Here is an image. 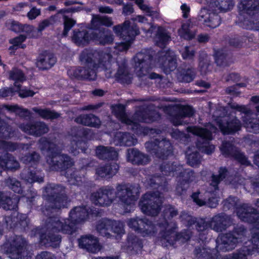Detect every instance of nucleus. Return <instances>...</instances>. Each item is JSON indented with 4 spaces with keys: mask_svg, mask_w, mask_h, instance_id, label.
Masks as SVG:
<instances>
[{
    "mask_svg": "<svg viewBox=\"0 0 259 259\" xmlns=\"http://www.w3.org/2000/svg\"><path fill=\"white\" fill-rule=\"evenodd\" d=\"M231 218L224 213L214 215L209 222L210 227L216 232H220L225 230L231 225Z\"/></svg>",
    "mask_w": 259,
    "mask_h": 259,
    "instance_id": "obj_23",
    "label": "nucleus"
},
{
    "mask_svg": "<svg viewBox=\"0 0 259 259\" xmlns=\"http://www.w3.org/2000/svg\"><path fill=\"white\" fill-rule=\"evenodd\" d=\"M147 150L159 158L165 159L172 153L171 144L168 140L162 139L159 141L147 142L145 143Z\"/></svg>",
    "mask_w": 259,
    "mask_h": 259,
    "instance_id": "obj_15",
    "label": "nucleus"
},
{
    "mask_svg": "<svg viewBox=\"0 0 259 259\" xmlns=\"http://www.w3.org/2000/svg\"><path fill=\"white\" fill-rule=\"evenodd\" d=\"M5 219L7 226H9L10 227H15L18 223L22 226H24L25 224L27 225L25 216L19 214L16 211L14 212L10 216L6 217Z\"/></svg>",
    "mask_w": 259,
    "mask_h": 259,
    "instance_id": "obj_46",
    "label": "nucleus"
},
{
    "mask_svg": "<svg viewBox=\"0 0 259 259\" xmlns=\"http://www.w3.org/2000/svg\"><path fill=\"white\" fill-rule=\"evenodd\" d=\"M62 221L57 217H50L45 222V228L47 232H58L60 231Z\"/></svg>",
    "mask_w": 259,
    "mask_h": 259,
    "instance_id": "obj_50",
    "label": "nucleus"
},
{
    "mask_svg": "<svg viewBox=\"0 0 259 259\" xmlns=\"http://www.w3.org/2000/svg\"><path fill=\"white\" fill-rule=\"evenodd\" d=\"M77 224L72 222L70 219L64 220L62 222V228L60 231L64 234H72L76 232L77 229Z\"/></svg>",
    "mask_w": 259,
    "mask_h": 259,
    "instance_id": "obj_55",
    "label": "nucleus"
},
{
    "mask_svg": "<svg viewBox=\"0 0 259 259\" xmlns=\"http://www.w3.org/2000/svg\"><path fill=\"white\" fill-rule=\"evenodd\" d=\"M0 166L4 169L16 170L20 167V164L12 154L5 152L0 155Z\"/></svg>",
    "mask_w": 259,
    "mask_h": 259,
    "instance_id": "obj_29",
    "label": "nucleus"
},
{
    "mask_svg": "<svg viewBox=\"0 0 259 259\" xmlns=\"http://www.w3.org/2000/svg\"><path fill=\"white\" fill-rule=\"evenodd\" d=\"M22 180L25 182L32 184L34 182L41 183L44 182V178L36 172L35 170L30 168L24 169L20 174Z\"/></svg>",
    "mask_w": 259,
    "mask_h": 259,
    "instance_id": "obj_40",
    "label": "nucleus"
},
{
    "mask_svg": "<svg viewBox=\"0 0 259 259\" xmlns=\"http://www.w3.org/2000/svg\"><path fill=\"white\" fill-rule=\"evenodd\" d=\"M159 235L162 245L167 247L173 245L177 238V225L175 223H168L165 221L159 224Z\"/></svg>",
    "mask_w": 259,
    "mask_h": 259,
    "instance_id": "obj_16",
    "label": "nucleus"
},
{
    "mask_svg": "<svg viewBox=\"0 0 259 259\" xmlns=\"http://www.w3.org/2000/svg\"><path fill=\"white\" fill-rule=\"evenodd\" d=\"M39 143L40 149L41 150L48 149L49 153H51L52 152L60 153L63 147V145L60 142L57 141L55 142H50L45 137L41 138L39 140Z\"/></svg>",
    "mask_w": 259,
    "mask_h": 259,
    "instance_id": "obj_38",
    "label": "nucleus"
},
{
    "mask_svg": "<svg viewBox=\"0 0 259 259\" xmlns=\"http://www.w3.org/2000/svg\"><path fill=\"white\" fill-rule=\"evenodd\" d=\"M259 12L253 15L247 14L249 18H245L242 21L243 26L246 29L259 30V16L256 15Z\"/></svg>",
    "mask_w": 259,
    "mask_h": 259,
    "instance_id": "obj_51",
    "label": "nucleus"
},
{
    "mask_svg": "<svg viewBox=\"0 0 259 259\" xmlns=\"http://www.w3.org/2000/svg\"><path fill=\"white\" fill-rule=\"evenodd\" d=\"M78 243L80 248L90 252L96 253L101 249L97 238L91 235L82 236L78 239Z\"/></svg>",
    "mask_w": 259,
    "mask_h": 259,
    "instance_id": "obj_24",
    "label": "nucleus"
},
{
    "mask_svg": "<svg viewBox=\"0 0 259 259\" xmlns=\"http://www.w3.org/2000/svg\"><path fill=\"white\" fill-rule=\"evenodd\" d=\"M126 156L128 161L134 164H146L150 161L149 157L147 155L134 148L128 149Z\"/></svg>",
    "mask_w": 259,
    "mask_h": 259,
    "instance_id": "obj_27",
    "label": "nucleus"
},
{
    "mask_svg": "<svg viewBox=\"0 0 259 259\" xmlns=\"http://www.w3.org/2000/svg\"><path fill=\"white\" fill-rule=\"evenodd\" d=\"M90 38H92L91 34L89 35L85 30H74L72 36V41L77 46H84L88 44Z\"/></svg>",
    "mask_w": 259,
    "mask_h": 259,
    "instance_id": "obj_43",
    "label": "nucleus"
},
{
    "mask_svg": "<svg viewBox=\"0 0 259 259\" xmlns=\"http://www.w3.org/2000/svg\"><path fill=\"white\" fill-rule=\"evenodd\" d=\"M139 193L138 186L118 184L116 185L115 191V199L118 198L123 205L129 206L138 199Z\"/></svg>",
    "mask_w": 259,
    "mask_h": 259,
    "instance_id": "obj_10",
    "label": "nucleus"
},
{
    "mask_svg": "<svg viewBox=\"0 0 259 259\" xmlns=\"http://www.w3.org/2000/svg\"><path fill=\"white\" fill-rule=\"evenodd\" d=\"M56 62L54 55L47 52H44L38 57L36 65L39 69L46 70L51 68Z\"/></svg>",
    "mask_w": 259,
    "mask_h": 259,
    "instance_id": "obj_26",
    "label": "nucleus"
},
{
    "mask_svg": "<svg viewBox=\"0 0 259 259\" xmlns=\"http://www.w3.org/2000/svg\"><path fill=\"white\" fill-rule=\"evenodd\" d=\"M88 215L87 209L83 207H75L69 214V219L77 225L84 221Z\"/></svg>",
    "mask_w": 259,
    "mask_h": 259,
    "instance_id": "obj_39",
    "label": "nucleus"
},
{
    "mask_svg": "<svg viewBox=\"0 0 259 259\" xmlns=\"http://www.w3.org/2000/svg\"><path fill=\"white\" fill-rule=\"evenodd\" d=\"M32 110L39 116L45 119H50L53 120L61 117V114L55 110H52L49 108H39L34 107Z\"/></svg>",
    "mask_w": 259,
    "mask_h": 259,
    "instance_id": "obj_42",
    "label": "nucleus"
},
{
    "mask_svg": "<svg viewBox=\"0 0 259 259\" xmlns=\"http://www.w3.org/2000/svg\"><path fill=\"white\" fill-rule=\"evenodd\" d=\"M114 114L123 123L131 126L133 130L138 128L139 122L150 123L159 117L158 113L151 110L150 107H142L137 110L132 118H128L125 113L123 105L119 104L113 107Z\"/></svg>",
    "mask_w": 259,
    "mask_h": 259,
    "instance_id": "obj_4",
    "label": "nucleus"
},
{
    "mask_svg": "<svg viewBox=\"0 0 259 259\" xmlns=\"http://www.w3.org/2000/svg\"><path fill=\"white\" fill-rule=\"evenodd\" d=\"M114 142L116 145L132 146L137 142V139L128 133L117 132L114 136Z\"/></svg>",
    "mask_w": 259,
    "mask_h": 259,
    "instance_id": "obj_31",
    "label": "nucleus"
},
{
    "mask_svg": "<svg viewBox=\"0 0 259 259\" xmlns=\"http://www.w3.org/2000/svg\"><path fill=\"white\" fill-rule=\"evenodd\" d=\"M127 225L144 237L154 235L157 232L155 225L146 218L136 217L130 219Z\"/></svg>",
    "mask_w": 259,
    "mask_h": 259,
    "instance_id": "obj_13",
    "label": "nucleus"
},
{
    "mask_svg": "<svg viewBox=\"0 0 259 259\" xmlns=\"http://www.w3.org/2000/svg\"><path fill=\"white\" fill-rule=\"evenodd\" d=\"M192 26L190 22H187L182 25L178 30L179 35L186 39H191L194 37L195 32L192 29Z\"/></svg>",
    "mask_w": 259,
    "mask_h": 259,
    "instance_id": "obj_54",
    "label": "nucleus"
},
{
    "mask_svg": "<svg viewBox=\"0 0 259 259\" xmlns=\"http://www.w3.org/2000/svg\"><path fill=\"white\" fill-rule=\"evenodd\" d=\"M181 168V166L167 161L163 162L160 167L161 171L165 176L174 174L177 170H180Z\"/></svg>",
    "mask_w": 259,
    "mask_h": 259,
    "instance_id": "obj_53",
    "label": "nucleus"
},
{
    "mask_svg": "<svg viewBox=\"0 0 259 259\" xmlns=\"http://www.w3.org/2000/svg\"><path fill=\"white\" fill-rule=\"evenodd\" d=\"M198 68L202 75H205L210 71V61L206 53L201 52L199 55Z\"/></svg>",
    "mask_w": 259,
    "mask_h": 259,
    "instance_id": "obj_48",
    "label": "nucleus"
},
{
    "mask_svg": "<svg viewBox=\"0 0 259 259\" xmlns=\"http://www.w3.org/2000/svg\"><path fill=\"white\" fill-rule=\"evenodd\" d=\"M228 171L225 167H221L219 170V174L211 176V182L210 186L213 188L214 190H218L219 184L223 181L228 175Z\"/></svg>",
    "mask_w": 259,
    "mask_h": 259,
    "instance_id": "obj_52",
    "label": "nucleus"
},
{
    "mask_svg": "<svg viewBox=\"0 0 259 259\" xmlns=\"http://www.w3.org/2000/svg\"><path fill=\"white\" fill-rule=\"evenodd\" d=\"M154 40L158 46L163 48L170 40V36L164 28L158 27Z\"/></svg>",
    "mask_w": 259,
    "mask_h": 259,
    "instance_id": "obj_47",
    "label": "nucleus"
},
{
    "mask_svg": "<svg viewBox=\"0 0 259 259\" xmlns=\"http://www.w3.org/2000/svg\"><path fill=\"white\" fill-rule=\"evenodd\" d=\"M83 175L78 171L72 172L68 178V181L70 184L77 186L81 185L83 184Z\"/></svg>",
    "mask_w": 259,
    "mask_h": 259,
    "instance_id": "obj_61",
    "label": "nucleus"
},
{
    "mask_svg": "<svg viewBox=\"0 0 259 259\" xmlns=\"http://www.w3.org/2000/svg\"><path fill=\"white\" fill-rule=\"evenodd\" d=\"M0 124V137L7 139L14 136V131L12 127L6 123Z\"/></svg>",
    "mask_w": 259,
    "mask_h": 259,
    "instance_id": "obj_64",
    "label": "nucleus"
},
{
    "mask_svg": "<svg viewBox=\"0 0 259 259\" xmlns=\"http://www.w3.org/2000/svg\"><path fill=\"white\" fill-rule=\"evenodd\" d=\"M169 111L171 112L170 120L175 125L185 124L183 118L192 116L194 114L193 108L189 106H176L170 107Z\"/></svg>",
    "mask_w": 259,
    "mask_h": 259,
    "instance_id": "obj_17",
    "label": "nucleus"
},
{
    "mask_svg": "<svg viewBox=\"0 0 259 259\" xmlns=\"http://www.w3.org/2000/svg\"><path fill=\"white\" fill-rule=\"evenodd\" d=\"M259 250V228L252 229V236L250 240L237 252L230 255L227 259H246V256L252 255Z\"/></svg>",
    "mask_w": 259,
    "mask_h": 259,
    "instance_id": "obj_11",
    "label": "nucleus"
},
{
    "mask_svg": "<svg viewBox=\"0 0 259 259\" xmlns=\"http://www.w3.org/2000/svg\"><path fill=\"white\" fill-rule=\"evenodd\" d=\"M112 58L110 53L103 50L84 49L79 55V60L83 66L70 70L68 73L71 78L95 80L97 70L100 68L105 78H110L114 74L120 79L128 78V71L124 67H119L115 73L117 65L112 62Z\"/></svg>",
    "mask_w": 259,
    "mask_h": 259,
    "instance_id": "obj_1",
    "label": "nucleus"
},
{
    "mask_svg": "<svg viewBox=\"0 0 259 259\" xmlns=\"http://www.w3.org/2000/svg\"><path fill=\"white\" fill-rule=\"evenodd\" d=\"M231 0H213L207 6L210 11L226 12L233 7Z\"/></svg>",
    "mask_w": 259,
    "mask_h": 259,
    "instance_id": "obj_34",
    "label": "nucleus"
},
{
    "mask_svg": "<svg viewBox=\"0 0 259 259\" xmlns=\"http://www.w3.org/2000/svg\"><path fill=\"white\" fill-rule=\"evenodd\" d=\"M251 38L243 36L240 37L232 38L229 40L230 46L235 48H240L247 45V42H249Z\"/></svg>",
    "mask_w": 259,
    "mask_h": 259,
    "instance_id": "obj_60",
    "label": "nucleus"
},
{
    "mask_svg": "<svg viewBox=\"0 0 259 259\" xmlns=\"http://www.w3.org/2000/svg\"><path fill=\"white\" fill-rule=\"evenodd\" d=\"M196 74V71L193 67L179 68L178 78L180 81L190 82L194 79Z\"/></svg>",
    "mask_w": 259,
    "mask_h": 259,
    "instance_id": "obj_45",
    "label": "nucleus"
},
{
    "mask_svg": "<svg viewBox=\"0 0 259 259\" xmlns=\"http://www.w3.org/2000/svg\"><path fill=\"white\" fill-rule=\"evenodd\" d=\"M220 150L222 154L225 157H233L242 164L246 165L250 164V162L245 155L229 142H223Z\"/></svg>",
    "mask_w": 259,
    "mask_h": 259,
    "instance_id": "obj_18",
    "label": "nucleus"
},
{
    "mask_svg": "<svg viewBox=\"0 0 259 259\" xmlns=\"http://www.w3.org/2000/svg\"><path fill=\"white\" fill-rule=\"evenodd\" d=\"M195 147H189L186 151L187 163L191 166H197L201 162V158Z\"/></svg>",
    "mask_w": 259,
    "mask_h": 259,
    "instance_id": "obj_44",
    "label": "nucleus"
},
{
    "mask_svg": "<svg viewBox=\"0 0 259 259\" xmlns=\"http://www.w3.org/2000/svg\"><path fill=\"white\" fill-rule=\"evenodd\" d=\"M27 246V242L22 236H15L1 246V250L11 259H30L31 255Z\"/></svg>",
    "mask_w": 259,
    "mask_h": 259,
    "instance_id": "obj_5",
    "label": "nucleus"
},
{
    "mask_svg": "<svg viewBox=\"0 0 259 259\" xmlns=\"http://www.w3.org/2000/svg\"><path fill=\"white\" fill-rule=\"evenodd\" d=\"M17 197L11 198L0 192V207L5 210H14L17 207Z\"/></svg>",
    "mask_w": 259,
    "mask_h": 259,
    "instance_id": "obj_41",
    "label": "nucleus"
},
{
    "mask_svg": "<svg viewBox=\"0 0 259 259\" xmlns=\"http://www.w3.org/2000/svg\"><path fill=\"white\" fill-rule=\"evenodd\" d=\"M238 8L242 14L253 15L259 12V0H242Z\"/></svg>",
    "mask_w": 259,
    "mask_h": 259,
    "instance_id": "obj_28",
    "label": "nucleus"
},
{
    "mask_svg": "<svg viewBox=\"0 0 259 259\" xmlns=\"http://www.w3.org/2000/svg\"><path fill=\"white\" fill-rule=\"evenodd\" d=\"M5 109L11 112H15L16 114L21 117H26L30 115L29 111L26 109L22 108L18 105L9 106L5 105Z\"/></svg>",
    "mask_w": 259,
    "mask_h": 259,
    "instance_id": "obj_62",
    "label": "nucleus"
},
{
    "mask_svg": "<svg viewBox=\"0 0 259 259\" xmlns=\"http://www.w3.org/2000/svg\"><path fill=\"white\" fill-rule=\"evenodd\" d=\"M198 19L207 27L214 28L220 25L221 19L215 11L209 10L208 6L202 8L198 16Z\"/></svg>",
    "mask_w": 259,
    "mask_h": 259,
    "instance_id": "obj_19",
    "label": "nucleus"
},
{
    "mask_svg": "<svg viewBox=\"0 0 259 259\" xmlns=\"http://www.w3.org/2000/svg\"><path fill=\"white\" fill-rule=\"evenodd\" d=\"M76 23V21L72 18L66 15L63 16L64 30L62 35L64 37L67 36L68 32L75 25Z\"/></svg>",
    "mask_w": 259,
    "mask_h": 259,
    "instance_id": "obj_63",
    "label": "nucleus"
},
{
    "mask_svg": "<svg viewBox=\"0 0 259 259\" xmlns=\"http://www.w3.org/2000/svg\"><path fill=\"white\" fill-rule=\"evenodd\" d=\"M155 54V52L152 50L142 51L137 54L135 57V71L139 77L147 76L150 79H156L160 77L158 74L153 72L150 73Z\"/></svg>",
    "mask_w": 259,
    "mask_h": 259,
    "instance_id": "obj_7",
    "label": "nucleus"
},
{
    "mask_svg": "<svg viewBox=\"0 0 259 259\" xmlns=\"http://www.w3.org/2000/svg\"><path fill=\"white\" fill-rule=\"evenodd\" d=\"M126 249L131 253H138L143 247L141 240L134 234H129L126 244Z\"/></svg>",
    "mask_w": 259,
    "mask_h": 259,
    "instance_id": "obj_37",
    "label": "nucleus"
},
{
    "mask_svg": "<svg viewBox=\"0 0 259 259\" xmlns=\"http://www.w3.org/2000/svg\"><path fill=\"white\" fill-rule=\"evenodd\" d=\"M208 190H207L204 193L198 191L193 193L191 197L193 201L199 206L206 205V198L207 196Z\"/></svg>",
    "mask_w": 259,
    "mask_h": 259,
    "instance_id": "obj_58",
    "label": "nucleus"
},
{
    "mask_svg": "<svg viewBox=\"0 0 259 259\" xmlns=\"http://www.w3.org/2000/svg\"><path fill=\"white\" fill-rule=\"evenodd\" d=\"M74 121L77 123L94 127H99L101 123L99 118L93 114H81Z\"/></svg>",
    "mask_w": 259,
    "mask_h": 259,
    "instance_id": "obj_32",
    "label": "nucleus"
},
{
    "mask_svg": "<svg viewBox=\"0 0 259 259\" xmlns=\"http://www.w3.org/2000/svg\"><path fill=\"white\" fill-rule=\"evenodd\" d=\"M209 127V130L197 126H191L187 127V130L189 132L199 136L203 140H211L212 139L211 134L212 133L215 132L217 128L212 125H210Z\"/></svg>",
    "mask_w": 259,
    "mask_h": 259,
    "instance_id": "obj_33",
    "label": "nucleus"
},
{
    "mask_svg": "<svg viewBox=\"0 0 259 259\" xmlns=\"http://www.w3.org/2000/svg\"><path fill=\"white\" fill-rule=\"evenodd\" d=\"M97 156L102 159L112 160L116 159L118 156V153L113 147L99 146L96 150Z\"/></svg>",
    "mask_w": 259,
    "mask_h": 259,
    "instance_id": "obj_35",
    "label": "nucleus"
},
{
    "mask_svg": "<svg viewBox=\"0 0 259 259\" xmlns=\"http://www.w3.org/2000/svg\"><path fill=\"white\" fill-rule=\"evenodd\" d=\"M42 197L48 203L42 208L45 215H48L53 209L67 207L70 201L67 188L61 184H48L44 188Z\"/></svg>",
    "mask_w": 259,
    "mask_h": 259,
    "instance_id": "obj_3",
    "label": "nucleus"
},
{
    "mask_svg": "<svg viewBox=\"0 0 259 259\" xmlns=\"http://www.w3.org/2000/svg\"><path fill=\"white\" fill-rule=\"evenodd\" d=\"M218 250L226 251L234 248L238 243L236 238L231 233L220 235L217 239Z\"/></svg>",
    "mask_w": 259,
    "mask_h": 259,
    "instance_id": "obj_22",
    "label": "nucleus"
},
{
    "mask_svg": "<svg viewBox=\"0 0 259 259\" xmlns=\"http://www.w3.org/2000/svg\"><path fill=\"white\" fill-rule=\"evenodd\" d=\"M178 171H180L178 180L184 183H187L188 186L189 185L190 183L194 181L195 176L192 170H185L182 168Z\"/></svg>",
    "mask_w": 259,
    "mask_h": 259,
    "instance_id": "obj_56",
    "label": "nucleus"
},
{
    "mask_svg": "<svg viewBox=\"0 0 259 259\" xmlns=\"http://www.w3.org/2000/svg\"><path fill=\"white\" fill-rule=\"evenodd\" d=\"M6 185L15 193L20 194L22 192L21 183L15 178L9 177L5 180Z\"/></svg>",
    "mask_w": 259,
    "mask_h": 259,
    "instance_id": "obj_57",
    "label": "nucleus"
},
{
    "mask_svg": "<svg viewBox=\"0 0 259 259\" xmlns=\"http://www.w3.org/2000/svg\"><path fill=\"white\" fill-rule=\"evenodd\" d=\"M40 159V155L36 152H33L23 156L21 158V161L25 164H36L39 161Z\"/></svg>",
    "mask_w": 259,
    "mask_h": 259,
    "instance_id": "obj_59",
    "label": "nucleus"
},
{
    "mask_svg": "<svg viewBox=\"0 0 259 259\" xmlns=\"http://www.w3.org/2000/svg\"><path fill=\"white\" fill-rule=\"evenodd\" d=\"M91 37L100 45L103 46L112 44L114 38L113 34L105 28L100 29L99 31H93L91 33Z\"/></svg>",
    "mask_w": 259,
    "mask_h": 259,
    "instance_id": "obj_25",
    "label": "nucleus"
},
{
    "mask_svg": "<svg viewBox=\"0 0 259 259\" xmlns=\"http://www.w3.org/2000/svg\"><path fill=\"white\" fill-rule=\"evenodd\" d=\"M19 127L26 134L35 137H40L49 131L48 126L42 121H32L26 124H21Z\"/></svg>",
    "mask_w": 259,
    "mask_h": 259,
    "instance_id": "obj_20",
    "label": "nucleus"
},
{
    "mask_svg": "<svg viewBox=\"0 0 259 259\" xmlns=\"http://www.w3.org/2000/svg\"><path fill=\"white\" fill-rule=\"evenodd\" d=\"M46 162L50 170L57 171L65 170L74 164L73 159L69 155L59 152L48 153Z\"/></svg>",
    "mask_w": 259,
    "mask_h": 259,
    "instance_id": "obj_9",
    "label": "nucleus"
},
{
    "mask_svg": "<svg viewBox=\"0 0 259 259\" xmlns=\"http://www.w3.org/2000/svg\"><path fill=\"white\" fill-rule=\"evenodd\" d=\"M110 220L107 219H103L97 222L96 224V230L97 232L103 236L109 238L110 234Z\"/></svg>",
    "mask_w": 259,
    "mask_h": 259,
    "instance_id": "obj_49",
    "label": "nucleus"
},
{
    "mask_svg": "<svg viewBox=\"0 0 259 259\" xmlns=\"http://www.w3.org/2000/svg\"><path fill=\"white\" fill-rule=\"evenodd\" d=\"M155 60L159 67L166 74L170 73L177 67L176 56L174 52L169 50H162L156 54Z\"/></svg>",
    "mask_w": 259,
    "mask_h": 259,
    "instance_id": "obj_14",
    "label": "nucleus"
},
{
    "mask_svg": "<svg viewBox=\"0 0 259 259\" xmlns=\"http://www.w3.org/2000/svg\"><path fill=\"white\" fill-rule=\"evenodd\" d=\"M163 198L159 191L147 192L142 196L139 203L141 211L147 215H157L161 209Z\"/></svg>",
    "mask_w": 259,
    "mask_h": 259,
    "instance_id": "obj_8",
    "label": "nucleus"
},
{
    "mask_svg": "<svg viewBox=\"0 0 259 259\" xmlns=\"http://www.w3.org/2000/svg\"><path fill=\"white\" fill-rule=\"evenodd\" d=\"M229 107L224 108L226 115L223 118L217 119V124L224 134H231L240 130L241 123L236 117L235 111L243 113L242 120L244 126L249 132L259 133V117L244 105H240L233 102L228 103Z\"/></svg>",
    "mask_w": 259,
    "mask_h": 259,
    "instance_id": "obj_2",
    "label": "nucleus"
},
{
    "mask_svg": "<svg viewBox=\"0 0 259 259\" xmlns=\"http://www.w3.org/2000/svg\"><path fill=\"white\" fill-rule=\"evenodd\" d=\"M91 199L96 205L108 207L115 200V190L110 186L101 187L92 193Z\"/></svg>",
    "mask_w": 259,
    "mask_h": 259,
    "instance_id": "obj_12",
    "label": "nucleus"
},
{
    "mask_svg": "<svg viewBox=\"0 0 259 259\" xmlns=\"http://www.w3.org/2000/svg\"><path fill=\"white\" fill-rule=\"evenodd\" d=\"M238 217L243 221L249 223H256L259 218L257 210L248 204H243L237 208Z\"/></svg>",
    "mask_w": 259,
    "mask_h": 259,
    "instance_id": "obj_21",
    "label": "nucleus"
},
{
    "mask_svg": "<svg viewBox=\"0 0 259 259\" xmlns=\"http://www.w3.org/2000/svg\"><path fill=\"white\" fill-rule=\"evenodd\" d=\"M41 243L47 246L57 247L59 246L61 242V237L51 232H47L44 234L40 235Z\"/></svg>",
    "mask_w": 259,
    "mask_h": 259,
    "instance_id": "obj_36",
    "label": "nucleus"
},
{
    "mask_svg": "<svg viewBox=\"0 0 259 259\" xmlns=\"http://www.w3.org/2000/svg\"><path fill=\"white\" fill-rule=\"evenodd\" d=\"M113 30L117 35L126 39L125 42H121L115 46L114 48L120 52L127 51L135 37L140 33L137 26L135 23L132 24L129 20L125 21L122 24L114 26Z\"/></svg>",
    "mask_w": 259,
    "mask_h": 259,
    "instance_id": "obj_6",
    "label": "nucleus"
},
{
    "mask_svg": "<svg viewBox=\"0 0 259 259\" xmlns=\"http://www.w3.org/2000/svg\"><path fill=\"white\" fill-rule=\"evenodd\" d=\"M215 62L220 67L230 66L233 62V57L227 51L220 49L215 51L214 53Z\"/></svg>",
    "mask_w": 259,
    "mask_h": 259,
    "instance_id": "obj_30",
    "label": "nucleus"
}]
</instances>
